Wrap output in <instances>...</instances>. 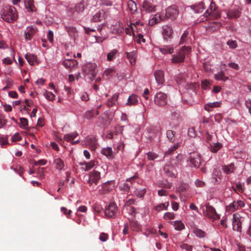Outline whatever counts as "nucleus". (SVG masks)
I'll return each instance as SVG.
<instances>
[{"label":"nucleus","instance_id":"obj_21","mask_svg":"<svg viewBox=\"0 0 251 251\" xmlns=\"http://www.w3.org/2000/svg\"><path fill=\"white\" fill-rule=\"evenodd\" d=\"M240 15V12L238 8H232L227 12V16L228 18H237Z\"/></svg>","mask_w":251,"mask_h":251},{"label":"nucleus","instance_id":"obj_19","mask_svg":"<svg viewBox=\"0 0 251 251\" xmlns=\"http://www.w3.org/2000/svg\"><path fill=\"white\" fill-rule=\"evenodd\" d=\"M84 145L91 148L92 150H95L96 147V140L94 137H88L84 141Z\"/></svg>","mask_w":251,"mask_h":251},{"label":"nucleus","instance_id":"obj_22","mask_svg":"<svg viewBox=\"0 0 251 251\" xmlns=\"http://www.w3.org/2000/svg\"><path fill=\"white\" fill-rule=\"evenodd\" d=\"M160 51L164 54H171L174 51V47L172 45H166L159 47Z\"/></svg>","mask_w":251,"mask_h":251},{"label":"nucleus","instance_id":"obj_8","mask_svg":"<svg viewBox=\"0 0 251 251\" xmlns=\"http://www.w3.org/2000/svg\"><path fill=\"white\" fill-rule=\"evenodd\" d=\"M113 181H108L98 187L100 194H104L110 192L114 187Z\"/></svg>","mask_w":251,"mask_h":251},{"label":"nucleus","instance_id":"obj_43","mask_svg":"<svg viewBox=\"0 0 251 251\" xmlns=\"http://www.w3.org/2000/svg\"><path fill=\"white\" fill-rule=\"evenodd\" d=\"M25 31L27 34L33 35L37 32V28L34 25H30L26 28Z\"/></svg>","mask_w":251,"mask_h":251},{"label":"nucleus","instance_id":"obj_53","mask_svg":"<svg viewBox=\"0 0 251 251\" xmlns=\"http://www.w3.org/2000/svg\"><path fill=\"white\" fill-rule=\"evenodd\" d=\"M174 217V214L171 212H166L164 215V218L166 220H172Z\"/></svg>","mask_w":251,"mask_h":251},{"label":"nucleus","instance_id":"obj_34","mask_svg":"<svg viewBox=\"0 0 251 251\" xmlns=\"http://www.w3.org/2000/svg\"><path fill=\"white\" fill-rule=\"evenodd\" d=\"M130 228L133 231L138 232L141 230V226L137 221L134 220L130 221Z\"/></svg>","mask_w":251,"mask_h":251},{"label":"nucleus","instance_id":"obj_30","mask_svg":"<svg viewBox=\"0 0 251 251\" xmlns=\"http://www.w3.org/2000/svg\"><path fill=\"white\" fill-rule=\"evenodd\" d=\"M118 54V51L117 49H113L110 50L107 54V60L111 61L115 59Z\"/></svg>","mask_w":251,"mask_h":251},{"label":"nucleus","instance_id":"obj_37","mask_svg":"<svg viewBox=\"0 0 251 251\" xmlns=\"http://www.w3.org/2000/svg\"><path fill=\"white\" fill-rule=\"evenodd\" d=\"M123 212H127L132 217H135L136 212L135 208L133 207H123Z\"/></svg>","mask_w":251,"mask_h":251},{"label":"nucleus","instance_id":"obj_4","mask_svg":"<svg viewBox=\"0 0 251 251\" xmlns=\"http://www.w3.org/2000/svg\"><path fill=\"white\" fill-rule=\"evenodd\" d=\"M190 47H182L176 54L172 55L171 62L173 63H180L184 61L185 55L191 50Z\"/></svg>","mask_w":251,"mask_h":251},{"label":"nucleus","instance_id":"obj_28","mask_svg":"<svg viewBox=\"0 0 251 251\" xmlns=\"http://www.w3.org/2000/svg\"><path fill=\"white\" fill-rule=\"evenodd\" d=\"M214 77L217 80H222L224 82L227 81L229 79V77L226 76L225 73L223 71L219 72L215 74Z\"/></svg>","mask_w":251,"mask_h":251},{"label":"nucleus","instance_id":"obj_45","mask_svg":"<svg viewBox=\"0 0 251 251\" xmlns=\"http://www.w3.org/2000/svg\"><path fill=\"white\" fill-rule=\"evenodd\" d=\"M174 226L175 228L177 230H181L184 228V225L181 221H175Z\"/></svg>","mask_w":251,"mask_h":251},{"label":"nucleus","instance_id":"obj_41","mask_svg":"<svg viewBox=\"0 0 251 251\" xmlns=\"http://www.w3.org/2000/svg\"><path fill=\"white\" fill-rule=\"evenodd\" d=\"M222 147V145L219 143H216L210 144V150L213 152H216Z\"/></svg>","mask_w":251,"mask_h":251},{"label":"nucleus","instance_id":"obj_10","mask_svg":"<svg viewBox=\"0 0 251 251\" xmlns=\"http://www.w3.org/2000/svg\"><path fill=\"white\" fill-rule=\"evenodd\" d=\"M174 31L172 27L170 26L166 25L163 26L162 35L164 40L168 42L172 39Z\"/></svg>","mask_w":251,"mask_h":251},{"label":"nucleus","instance_id":"obj_62","mask_svg":"<svg viewBox=\"0 0 251 251\" xmlns=\"http://www.w3.org/2000/svg\"><path fill=\"white\" fill-rule=\"evenodd\" d=\"M107 238L108 236L107 234L102 233L99 237V239L102 242H105L107 240Z\"/></svg>","mask_w":251,"mask_h":251},{"label":"nucleus","instance_id":"obj_9","mask_svg":"<svg viewBox=\"0 0 251 251\" xmlns=\"http://www.w3.org/2000/svg\"><path fill=\"white\" fill-rule=\"evenodd\" d=\"M118 210L116 204L114 202H111L105 206V215L109 218H113L115 216Z\"/></svg>","mask_w":251,"mask_h":251},{"label":"nucleus","instance_id":"obj_42","mask_svg":"<svg viewBox=\"0 0 251 251\" xmlns=\"http://www.w3.org/2000/svg\"><path fill=\"white\" fill-rule=\"evenodd\" d=\"M20 127L24 129H26L27 128L28 126L27 120L25 118H20Z\"/></svg>","mask_w":251,"mask_h":251},{"label":"nucleus","instance_id":"obj_44","mask_svg":"<svg viewBox=\"0 0 251 251\" xmlns=\"http://www.w3.org/2000/svg\"><path fill=\"white\" fill-rule=\"evenodd\" d=\"M146 193L145 189H136L134 192V195L139 198H142Z\"/></svg>","mask_w":251,"mask_h":251},{"label":"nucleus","instance_id":"obj_18","mask_svg":"<svg viewBox=\"0 0 251 251\" xmlns=\"http://www.w3.org/2000/svg\"><path fill=\"white\" fill-rule=\"evenodd\" d=\"M105 16V12L103 10H99L94 15L92 18V21L95 22H98L104 19Z\"/></svg>","mask_w":251,"mask_h":251},{"label":"nucleus","instance_id":"obj_58","mask_svg":"<svg viewBox=\"0 0 251 251\" xmlns=\"http://www.w3.org/2000/svg\"><path fill=\"white\" fill-rule=\"evenodd\" d=\"M135 202L136 201L135 200L132 199H129L126 202L124 207H130L129 206L131 204H134Z\"/></svg>","mask_w":251,"mask_h":251},{"label":"nucleus","instance_id":"obj_1","mask_svg":"<svg viewBox=\"0 0 251 251\" xmlns=\"http://www.w3.org/2000/svg\"><path fill=\"white\" fill-rule=\"evenodd\" d=\"M183 158L182 155L178 154L175 158L167 162L163 168L164 173L169 176L175 177L177 174L176 168L181 164Z\"/></svg>","mask_w":251,"mask_h":251},{"label":"nucleus","instance_id":"obj_39","mask_svg":"<svg viewBox=\"0 0 251 251\" xmlns=\"http://www.w3.org/2000/svg\"><path fill=\"white\" fill-rule=\"evenodd\" d=\"M43 95L49 100H53L55 99V95L52 93L46 90H43Z\"/></svg>","mask_w":251,"mask_h":251},{"label":"nucleus","instance_id":"obj_11","mask_svg":"<svg viewBox=\"0 0 251 251\" xmlns=\"http://www.w3.org/2000/svg\"><path fill=\"white\" fill-rule=\"evenodd\" d=\"M100 178V173L98 171L93 170L89 174L87 183L90 185L93 183L97 184Z\"/></svg>","mask_w":251,"mask_h":251},{"label":"nucleus","instance_id":"obj_55","mask_svg":"<svg viewBox=\"0 0 251 251\" xmlns=\"http://www.w3.org/2000/svg\"><path fill=\"white\" fill-rule=\"evenodd\" d=\"M8 144L7 138L6 137L0 136V145L3 146Z\"/></svg>","mask_w":251,"mask_h":251},{"label":"nucleus","instance_id":"obj_38","mask_svg":"<svg viewBox=\"0 0 251 251\" xmlns=\"http://www.w3.org/2000/svg\"><path fill=\"white\" fill-rule=\"evenodd\" d=\"M78 135L76 132H73L64 135V139L67 142H71Z\"/></svg>","mask_w":251,"mask_h":251},{"label":"nucleus","instance_id":"obj_23","mask_svg":"<svg viewBox=\"0 0 251 251\" xmlns=\"http://www.w3.org/2000/svg\"><path fill=\"white\" fill-rule=\"evenodd\" d=\"M53 165L56 169L59 170L64 169L65 166L64 161L60 158L54 160Z\"/></svg>","mask_w":251,"mask_h":251},{"label":"nucleus","instance_id":"obj_24","mask_svg":"<svg viewBox=\"0 0 251 251\" xmlns=\"http://www.w3.org/2000/svg\"><path fill=\"white\" fill-rule=\"evenodd\" d=\"M126 56L127 59H128L130 64L131 65H133L135 63V60L137 55L136 51L135 50H133L131 52H126Z\"/></svg>","mask_w":251,"mask_h":251},{"label":"nucleus","instance_id":"obj_29","mask_svg":"<svg viewBox=\"0 0 251 251\" xmlns=\"http://www.w3.org/2000/svg\"><path fill=\"white\" fill-rule=\"evenodd\" d=\"M162 20L163 18L161 17L160 15L158 13H156L149 21V24L151 25H154L159 23Z\"/></svg>","mask_w":251,"mask_h":251},{"label":"nucleus","instance_id":"obj_31","mask_svg":"<svg viewBox=\"0 0 251 251\" xmlns=\"http://www.w3.org/2000/svg\"><path fill=\"white\" fill-rule=\"evenodd\" d=\"M119 97V94L115 93L113 95L112 98L109 99L106 102V104L108 106H112L113 105H116L117 102V100Z\"/></svg>","mask_w":251,"mask_h":251},{"label":"nucleus","instance_id":"obj_54","mask_svg":"<svg viewBox=\"0 0 251 251\" xmlns=\"http://www.w3.org/2000/svg\"><path fill=\"white\" fill-rule=\"evenodd\" d=\"M180 248L182 249L185 250L186 251H192V246H190L187 244H182L180 245Z\"/></svg>","mask_w":251,"mask_h":251},{"label":"nucleus","instance_id":"obj_61","mask_svg":"<svg viewBox=\"0 0 251 251\" xmlns=\"http://www.w3.org/2000/svg\"><path fill=\"white\" fill-rule=\"evenodd\" d=\"M179 146V144L177 143L176 144H175L173 147H171L167 151V152L171 153L172 151H175L176 149H177Z\"/></svg>","mask_w":251,"mask_h":251},{"label":"nucleus","instance_id":"obj_15","mask_svg":"<svg viewBox=\"0 0 251 251\" xmlns=\"http://www.w3.org/2000/svg\"><path fill=\"white\" fill-rule=\"evenodd\" d=\"M205 213V214L210 218L217 219L220 218L219 215L217 214L215 208L208 204L206 205Z\"/></svg>","mask_w":251,"mask_h":251},{"label":"nucleus","instance_id":"obj_26","mask_svg":"<svg viewBox=\"0 0 251 251\" xmlns=\"http://www.w3.org/2000/svg\"><path fill=\"white\" fill-rule=\"evenodd\" d=\"M25 7L28 12H32L35 10V8L33 0H24Z\"/></svg>","mask_w":251,"mask_h":251},{"label":"nucleus","instance_id":"obj_35","mask_svg":"<svg viewBox=\"0 0 251 251\" xmlns=\"http://www.w3.org/2000/svg\"><path fill=\"white\" fill-rule=\"evenodd\" d=\"M138 102L137 96L136 95H132L129 96L127 102L126 103L127 105H135Z\"/></svg>","mask_w":251,"mask_h":251},{"label":"nucleus","instance_id":"obj_52","mask_svg":"<svg viewBox=\"0 0 251 251\" xmlns=\"http://www.w3.org/2000/svg\"><path fill=\"white\" fill-rule=\"evenodd\" d=\"M226 44L229 46L230 49H234L237 47V44L235 40H228Z\"/></svg>","mask_w":251,"mask_h":251},{"label":"nucleus","instance_id":"obj_36","mask_svg":"<svg viewBox=\"0 0 251 251\" xmlns=\"http://www.w3.org/2000/svg\"><path fill=\"white\" fill-rule=\"evenodd\" d=\"M86 6L84 1H82L77 3L75 6V11L77 13H80L83 11Z\"/></svg>","mask_w":251,"mask_h":251},{"label":"nucleus","instance_id":"obj_60","mask_svg":"<svg viewBox=\"0 0 251 251\" xmlns=\"http://www.w3.org/2000/svg\"><path fill=\"white\" fill-rule=\"evenodd\" d=\"M195 183L196 186L200 187H202L205 185V183L199 179H197L195 181Z\"/></svg>","mask_w":251,"mask_h":251},{"label":"nucleus","instance_id":"obj_17","mask_svg":"<svg viewBox=\"0 0 251 251\" xmlns=\"http://www.w3.org/2000/svg\"><path fill=\"white\" fill-rule=\"evenodd\" d=\"M154 75L158 85H161L164 82L165 78L163 71L159 70H156L154 72Z\"/></svg>","mask_w":251,"mask_h":251},{"label":"nucleus","instance_id":"obj_51","mask_svg":"<svg viewBox=\"0 0 251 251\" xmlns=\"http://www.w3.org/2000/svg\"><path fill=\"white\" fill-rule=\"evenodd\" d=\"M7 123V120L5 117L1 114H0V128L5 127Z\"/></svg>","mask_w":251,"mask_h":251},{"label":"nucleus","instance_id":"obj_59","mask_svg":"<svg viewBox=\"0 0 251 251\" xmlns=\"http://www.w3.org/2000/svg\"><path fill=\"white\" fill-rule=\"evenodd\" d=\"M61 211L67 216H70L72 212V211L71 210H68L65 207H61Z\"/></svg>","mask_w":251,"mask_h":251},{"label":"nucleus","instance_id":"obj_33","mask_svg":"<svg viewBox=\"0 0 251 251\" xmlns=\"http://www.w3.org/2000/svg\"><path fill=\"white\" fill-rule=\"evenodd\" d=\"M81 164L85 171H88L95 166V161L94 160H91L89 162H83L81 163Z\"/></svg>","mask_w":251,"mask_h":251},{"label":"nucleus","instance_id":"obj_64","mask_svg":"<svg viewBox=\"0 0 251 251\" xmlns=\"http://www.w3.org/2000/svg\"><path fill=\"white\" fill-rule=\"evenodd\" d=\"M80 98L82 100L87 101L89 100V96H88V95L86 93L84 92L81 94Z\"/></svg>","mask_w":251,"mask_h":251},{"label":"nucleus","instance_id":"obj_50","mask_svg":"<svg viewBox=\"0 0 251 251\" xmlns=\"http://www.w3.org/2000/svg\"><path fill=\"white\" fill-rule=\"evenodd\" d=\"M188 35V32L187 31H185L180 38V41L179 43V45L183 44L186 42Z\"/></svg>","mask_w":251,"mask_h":251},{"label":"nucleus","instance_id":"obj_57","mask_svg":"<svg viewBox=\"0 0 251 251\" xmlns=\"http://www.w3.org/2000/svg\"><path fill=\"white\" fill-rule=\"evenodd\" d=\"M47 38L50 43L53 41V33L51 30H49L47 34Z\"/></svg>","mask_w":251,"mask_h":251},{"label":"nucleus","instance_id":"obj_49","mask_svg":"<svg viewBox=\"0 0 251 251\" xmlns=\"http://www.w3.org/2000/svg\"><path fill=\"white\" fill-rule=\"evenodd\" d=\"M147 158L149 160H154L155 159L158 158V155L152 152H149L147 153Z\"/></svg>","mask_w":251,"mask_h":251},{"label":"nucleus","instance_id":"obj_2","mask_svg":"<svg viewBox=\"0 0 251 251\" xmlns=\"http://www.w3.org/2000/svg\"><path fill=\"white\" fill-rule=\"evenodd\" d=\"M1 18L5 22L12 23L18 18V12L16 8L11 5L5 6L0 12Z\"/></svg>","mask_w":251,"mask_h":251},{"label":"nucleus","instance_id":"obj_12","mask_svg":"<svg viewBox=\"0 0 251 251\" xmlns=\"http://www.w3.org/2000/svg\"><path fill=\"white\" fill-rule=\"evenodd\" d=\"M242 217L240 214L236 213L233 215L232 228L235 231H240L241 229Z\"/></svg>","mask_w":251,"mask_h":251},{"label":"nucleus","instance_id":"obj_27","mask_svg":"<svg viewBox=\"0 0 251 251\" xmlns=\"http://www.w3.org/2000/svg\"><path fill=\"white\" fill-rule=\"evenodd\" d=\"M221 102L220 101H215L213 102H209L204 105V109L207 111L211 110L212 108L219 107L221 106Z\"/></svg>","mask_w":251,"mask_h":251},{"label":"nucleus","instance_id":"obj_32","mask_svg":"<svg viewBox=\"0 0 251 251\" xmlns=\"http://www.w3.org/2000/svg\"><path fill=\"white\" fill-rule=\"evenodd\" d=\"M63 64L66 68H72L76 65V61L73 59H66L63 61Z\"/></svg>","mask_w":251,"mask_h":251},{"label":"nucleus","instance_id":"obj_5","mask_svg":"<svg viewBox=\"0 0 251 251\" xmlns=\"http://www.w3.org/2000/svg\"><path fill=\"white\" fill-rule=\"evenodd\" d=\"M168 95L161 91L157 92L154 98L155 104L159 106L166 105L168 103Z\"/></svg>","mask_w":251,"mask_h":251},{"label":"nucleus","instance_id":"obj_47","mask_svg":"<svg viewBox=\"0 0 251 251\" xmlns=\"http://www.w3.org/2000/svg\"><path fill=\"white\" fill-rule=\"evenodd\" d=\"M128 6L130 9V10L133 12L136 10V3L132 0H130L128 2Z\"/></svg>","mask_w":251,"mask_h":251},{"label":"nucleus","instance_id":"obj_40","mask_svg":"<svg viewBox=\"0 0 251 251\" xmlns=\"http://www.w3.org/2000/svg\"><path fill=\"white\" fill-rule=\"evenodd\" d=\"M169 205V202H165L164 203H161V204L156 206L155 207V209L157 212H160L163 210H167Z\"/></svg>","mask_w":251,"mask_h":251},{"label":"nucleus","instance_id":"obj_63","mask_svg":"<svg viewBox=\"0 0 251 251\" xmlns=\"http://www.w3.org/2000/svg\"><path fill=\"white\" fill-rule=\"evenodd\" d=\"M246 107L249 109V111L251 115V100L249 99L245 102Z\"/></svg>","mask_w":251,"mask_h":251},{"label":"nucleus","instance_id":"obj_14","mask_svg":"<svg viewBox=\"0 0 251 251\" xmlns=\"http://www.w3.org/2000/svg\"><path fill=\"white\" fill-rule=\"evenodd\" d=\"M189 161L192 166L198 168L201 164V156L197 152L192 153L189 156Z\"/></svg>","mask_w":251,"mask_h":251},{"label":"nucleus","instance_id":"obj_16","mask_svg":"<svg viewBox=\"0 0 251 251\" xmlns=\"http://www.w3.org/2000/svg\"><path fill=\"white\" fill-rule=\"evenodd\" d=\"M25 57L28 63L31 66L37 65L39 63L37 57L34 54L27 53L25 55Z\"/></svg>","mask_w":251,"mask_h":251},{"label":"nucleus","instance_id":"obj_3","mask_svg":"<svg viewBox=\"0 0 251 251\" xmlns=\"http://www.w3.org/2000/svg\"><path fill=\"white\" fill-rule=\"evenodd\" d=\"M207 4L209 5V7L204 13V16L207 18L208 17L211 18H217L218 15L216 11V4L212 0H204L203 1L200 3L198 6L203 9Z\"/></svg>","mask_w":251,"mask_h":251},{"label":"nucleus","instance_id":"obj_56","mask_svg":"<svg viewBox=\"0 0 251 251\" xmlns=\"http://www.w3.org/2000/svg\"><path fill=\"white\" fill-rule=\"evenodd\" d=\"M21 139V136L19 133H15L14 134L11 138V140L13 142H16L20 140Z\"/></svg>","mask_w":251,"mask_h":251},{"label":"nucleus","instance_id":"obj_7","mask_svg":"<svg viewBox=\"0 0 251 251\" xmlns=\"http://www.w3.org/2000/svg\"><path fill=\"white\" fill-rule=\"evenodd\" d=\"M245 206V203L243 201L239 200L234 201L233 202L226 206V213L230 214L239 208L243 207Z\"/></svg>","mask_w":251,"mask_h":251},{"label":"nucleus","instance_id":"obj_13","mask_svg":"<svg viewBox=\"0 0 251 251\" xmlns=\"http://www.w3.org/2000/svg\"><path fill=\"white\" fill-rule=\"evenodd\" d=\"M178 14V9L175 6H170L166 10L165 17L167 19H175Z\"/></svg>","mask_w":251,"mask_h":251},{"label":"nucleus","instance_id":"obj_20","mask_svg":"<svg viewBox=\"0 0 251 251\" xmlns=\"http://www.w3.org/2000/svg\"><path fill=\"white\" fill-rule=\"evenodd\" d=\"M101 153L106 156L109 159H112L115 157V152L110 147L103 148L101 151Z\"/></svg>","mask_w":251,"mask_h":251},{"label":"nucleus","instance_id":"obj_46","mask_svg":"<svg viewBox=\"0 0 251 251\" xmlns=\"http://www.w3.org/2000/svg\"><path fill=\"white\" fill-rule=\"evenodd\" d=\"M194 232L196 236L199 238L204 237L206 235V233L200 229H195L194 230Z\"/></svg>","mask_w":251,"mask_h":251},{"label":"nucleus","instance_id":"obj_48","mask_svg":"<svg viewBox=\"0 0 251 251\" xmlns=\"http://www.w3.org/2000/svg\"><path fill=\"white\" fill-rule=\"evenodd\" d=\"M167 137L170 142H174L175 140V134L174 132L171 130H169L166 133Z\"/></svg>","mask_w":251,"mask_h":251},{"label":"nucleus","instance_id":"obj_6","mask_svg":"<svg viewBox=\"0 0 251 251\" xmlns=\"http://www.w3.org/2000/svg\"><path fill=\"white\" fill-rule=\"evenodd\" d=\"M156 5L151 0H144L142 4V11L146 13L155 12Z\"/></svg>","mask_w":251,"mask_h":251},{"label":"nucleus","instance_id":"obj_25","mask_svg":"<svg viewBox=\"0 0 251 251\" xmlns=\"http://www.w3.org/2000/svg\"><path fill=\"white\" fill-rule=\"evenodd\" d=\"M235 167L233 163H230L227 165H224L222 167L223 172L226 174H229L233 173L235 170Z\"/></svg>","mask_w":251,"mask_h":251}]
</instances>
